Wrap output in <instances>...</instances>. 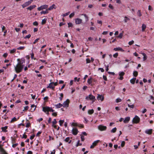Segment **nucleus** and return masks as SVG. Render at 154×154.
I'll use <instances>...</instances> for the list:
<instances>
[{"mask_svg":"<svg viewBox=\"0 0 154 154\" xmlns=\"http://www.w3.org/2000/svg\"><path fill=\"white\" fill-rule=\"evenodd\" d=\"M42 111L45 112H46V111H49L53 112L54 111V110L51 107H50L47 106L43 107Z\"/></svg>","mask_w":154,"mask_h":154,"instance_id":"nucleus-3","label":"nucleus"},{"mask_svg":"<svg viewBox=\"0 0 154 154\" xmlns=\"http://www.w3.org/2000/svg\"><path fill=\"white\" fill-rule=\"evenodd\" d=\"M114 50L115 51H120L122 52H124V50H123L122 48L120 47L115 48L114 49Z\"/></svg>","mask_w":154,"mask_h":154,"instance_id":"nucleus-17","label":"nucleus"},{"mask_svg":"<svg viewBox=\"0 0 154 154\" xmlns=\"http://www.w3.org/2000/svg\"><path fill=\"white\" fill-rule=\"evenodd\" d=\"M33 0H30L29 1L25 2L22 5L23 8H24L31 4Z\"/></svg>","mask_w":154,"mask_h":154,"instance_id":"nucleus-5","label":"nucleus"},{"mask_svg":"<svg viewBox=\"0 0 154 154\" xmlns=\"http://www.w3.org/2000/svg\"><path fill=\"white\" fill-rule=\"evenodd\" d=\"M98 70H100L102 72H103L104 71V70L103 68H98Z\"/></svg>","mask_w":154,"mask_h":154,"instance_id":"nucleus-56","label":"nucleus"},{"mask_svg":"<svg viewBox=\"0 0 154 154\" xmlns=\"http://www.w3.org/2000/svg\"><path fill=\"white\" fill-rule=\"evenodd\" d=\"M137 14H138V16L139 17H140L142 15L140 12V10H138L137 12Z\"/></svg>","mask_w":154,"mask_h":154,"instance_id":"nucleus-48","label":"nucleus"},{"mask_svg":"<svg viewBox=\"0 0 154 154\" xmlns=\"http://www.w3.org/2000/svg\"><path fill=\"white\" fill-rule=\"evenodd\" d=\"M0 151L1 152H5V151L4 149L2 147L0 149Z\"/></svg>","mask_w":154,"mask_h":154,"instance_id":"nucleus-59","label":"nucleus"},{"mask_svg":"<svg viewBox=\"0 0 154 154\" xmlns=\"http://www.w3.org/2000/svg\"><path fill=\"white\" fill-rule=\"evenodd\" d=\"M72 133L74 135H76L78 133V130L76 128H73L72 130Z\"/></svg>","mask_w":154,"mask_h":154,"instance_id":"nucleus-10","label":"nucleus"},{"mask_svg":"<svg viewBox=\"0 0 154 154\" xmlns=\"http://www.w3.org/2000/svg\"><path fill=\"white\" fill-rule=\"evenodd\" d=\"M35 136V135L34 134H33L30 136V139L31 140H32L34 138Z\"/></svg>","mask_w":154,"mask_h":154,"instance_id":"nucleus-62","label":"nucleus"},{"mask_svg":"<svg viewBox=\"0 0 154 154\" xmlns=\"http://www.w3.org/2000/svg\"><path fill=\"white\" fill-rule=\"evenodd\" d=\"M48 7V5H44L39 7L38 8V10L40 11L44 9L47 8Z\"/></svg>","mask_w":154,"mask_h":154,"instance_id":"nucleus-7","label":"nucleus"},{"mask_svg":"<svg viewBox=\"0 0 154 154\" xmlns=\"http://www.w3.org/2000/svg\"><path fill=\"white\" fill-rule=\"evenodd\" d=\"M148 9L149 10L152 11V7L150 5H149L148 7Z\"/></svg>","mask_w":154,"mask_h":154,"instance_id":"nucleus-64","label":"nucleus"},{"mask_svg":"<svg viewBox=\"0 0 154 154\" xmlns=\"http://www.w3.org/2000/svg\"><path fill=\"white\" fill-rule=\"evenodd\" d=\"M88 83L89 84H91L92 82V81H91V78H90V79H89L87 81Z\"/></svg>","mask_w":154,"mask_h":154,"instance_id":"nucleus-35","label":"nucleus"},{"mask_svg":"<svg viewBox=\"0 0 154 154\" xmlns=\"http://www.w3.org/2000/svg\"><path fill=\"white\" fill-rule=\"evenodd\" d=\"M8 127L7 126H5L4 127H2L1 128V129L2 130V131L4 132H7V130H6V129L8 128Z\"/></svg>","mask_w":154,"mask_h":154,"instance_id":"nucleus-20","label":"nucleus"},{"mask_svg":"<svg viewBox=\"0 0 154 154\" xmlns=\"http://www.w3.org/2000/svg\"><path fill=\"white\" fill-rule=\"evenodd\" d=\"M17 120V119L16 118H15V117H14L13 119H12L11 120V123L14 121H16Z\"/></svg>","mask_w":154,"mask_h":154,"instance_id":"nucleus-36","label":"nucleus"},{"mask_svg":"<svg viewBox=\"0 0 154 154\" xmlns=\"http://www.w3.org/2000/svg\"><path fill=\"white\" fill-rule=\"evenodd\" d=\"M117 129L116 128H114L111 130V132L115 133L116 132Z\"/></svg>","mask_w":154,"mask_h":154,"instance_id":"nucleus-34","label":"nucleus"},{"mask_svg":"<svg viewBox=\"0 0 154 154\" xmlns=\"http://www.w3.org/2000/svg\"><path fill=\"white\" fill-rule=\"evenodd\" d=\"M33 24L34 26H38V23L37 22L35 21L33 23Z\"/></svg>","mask_w":154,"mask_h":154,"instance_id":"nucleus-54","label":"nucleus"},{"mask_svg":"<svg viewBox=\"0 0 154 154\" xmlns=\"http://www.w3.org/2000/svg\"><path fill=\"white\" fill-rule=\"evenodd\" d=\"M59 123L60 124V126H62L63 125V124L64 122V120H60L59 121Z\"/></svg>","mask_w":154,"mask_h":154,"instance_id":"nucleus-30","label":"nucleus"},{"mask_svg":"<svg viewBox=\"0 0 154 154\" xmlns=\"http://www.w3.org/2000/svg\"><path fill=\"white\" fill-rule=\"evenodd\" d=\"M118 55V53H116L113 55V57L115 58H116Z\"/></svg>","mask_w":154,"mask_h":154,"instance_id":"nucleus-43","label":"nucleus"},{"mask_svg":"<svg viewBox=\"0 0 154 154\" xmlns=\"http://www.w3.org/2000/svg\"><path fill=\"white\" fill-rule=\"evenodd\" d=\"M136 80V78H135L132 79H131V80L130 81V82L131 84H134L135 83Z\"/></svg>","mask_w":154,"mask_h":154,"instance_id":"nucleus-23","label":"nucleus"},{"mask_svg":"<svg viewBox=\"0 0 154 154\" xmlns=\"http://www.w3.org/2000/svg\"><path fill=\"white\" fill-rule=\"evenodd\" d=\"M30 37H31V35L30 34H29L28 35H26L24 37V38H29Z\"/></svg>","mask_w":154,"mask_h":154,"instance_id":"nucleus-52","label":"nucleus"},{"mask_svg":"<svg viewBox=\"0 0 154 154\" xmlns=\"http://www.w3.org/2000/svg\"><path fill=\"white\" fill-rule=\"evenodd\" d=\"M82 20L79 18H76L75 19V22L76 24H79L82 23Z\"/></svg>","mask_w":154,"mask_h":154,"instance_id":"nucleus-9","label":"nucleus"},{"mask_svg":"<svg viewBox=\"0 0 154 154\" xmlns=\"http://www.w3.org/2000/svg\"><path fill=\"white\" fill-rule=\"evenodd\" d=\"M82 15H84L85 19V22H87L89 20V17L86 14H82Z\"/></svg>","mask_w":154,"mask_h":154,"instance_id":"nucleus-22","label":"nucleus"},{"mask_svg":"<svg viewBox=\"0 0 154 154\" xmlns=\"http://www.w3.org/2000/svg\"><path fill=\"white\" fill-rule=\"evenodd\" d=\"M36 7V5H31L29 7L27 8V9L28 10H29L30 11L32 10V9L35 8Z\"/></svg>","mask_w":154,"mask_h":154,"instance_id":"nucleus-13","label":"nucleus"},{"mask_svg":"<svg viewBox=\"0 0 154 154\" xmlns=\"http://www.w3.org/2000/svg\"><path fill=\"white\" fill-rule=\"evenodd\" d=\"M152 129H147L145 131V132L146 134H151L152 133Z\"/></svg>","mask_w":154,"mask_h":154,"instance_id":"nucleus-14","label":"nucleus"},{"mask_svg":"<svg viewBox=\"0 0 154 154\" xmlns=\"http://www.w3.org/2000/svg\"><path fill=\"white\" fill-rule=\"evenodd\" d=\"M97 95V98L98 100H100L101 101H103L104 100V98L103 96L99 94H98Z\"/></svg>","mask_w":154,"mask_h":154,"instance_id":"nucleus-12","label":"nucleus"},{"mask_svg":"<svg viewBox=\"0 0 154 154\" xmlns=\"http://www.w3.org/2000/svg\"><path fill=\"white\" fill-rule=\"evenodd\" d=\"M123 35V34L122 33H121L119 34L118 36V38H122V37Z\"/></svg>","mask_w":154,"mask_h":154,"instance_id":"nucleus-38","label":"nucleus"},{"mask_svg":"<svg viewBox=\"0 0 154 154\" xmlns=\"http://www.w3.org/2000/svg\"><path fill=\"white\" fill-rule=\"evenodd\" d=\"M54 105L57 109L60 108L63 106V105L60 103H59L57 104H55Z\"/></svg>","mask_w":154,"mask_h":154,"instance_id":"nucleus-18","label":"nucleus"},{"mask_svg":"<svg viewBox=\"0 0 154 154\" xmlns=\"http://www.w3.org/2000/svg\"><path fill=\"white\" fill-rule=\"evenodd\" d=\"M125 19L124 20V22L125 23L127 22V21L130 20V19L126 16H125L124 17Z\"/></svg>","mask_w":154,"mask_h":154,"instance_id":"nucleus-28","label":"nucleus"},{"mask_svg":"<svg viewBox=\"0 0 154 154\" xmlns=\"http://www.w3.org/2000/svg\"><path fill=\"white\" fill-rule=\"evenodd\" d=\"M141 54L143 56V61H144L147 59V56H146V54L144 53H142Z\"/></svg>","mask_w":154,"mask_h":154,"instance_id":"nucleus-21","label":"nucleus"},{"mask_svg":"<svg viewBox=\"0 0 154 154\" xmlns=\"http://www.w3.org/2000/svg\"><path fill=\"white\" fill-rule=\"evenodd\" d=\"M94 112V111L93 109H91V110H89L88 111V113L89 114H93Z\"/></svg>","mask_w":154,"mask_h":154,"instance_id":"nucleus-29","label":"nucleus"},{"mask_svg":"<svg viewBox=\"0 0 154 154\" xmlns=\"http://www.w3.org/2000/svg\"><path fill=\"white\" fill-rule=\"evenodd\" d=\"M57 122L56 121V119H54L52 122L53 125H54L56 124L57 123Z\"/></svg>","mask_w":154,"mask_h":154,"instance_id":"nucleus-41","label":"nucleus"},{"mask_svg":"<svg viewBox=\"0 0 154 154\" xmlns=\"http://www.w3.org/2000/svg\"><path fill=\"white\" fill-rule=\"evenodd\" d=\"M68 27H72L73 26L72 24L71 23H68Z\"/></svg>","mask_w":154,"mask_h":154,"instance_id":"nucleus-42","label":"nucleus"},{"mask_svg":"<svg viewBox=\"0 0 154 154\" xmlns=\"http://www.w3.org/2000/svg\"><path fill=\"white\" fill-rule=\"evenodd\" d=\"M133 75L135 77H137L138 75V72L136 71H134V72Z\"/></svg>","mask_w":154,"mask_h":154,"instance_id":"nucleus-31","label":"nucleus"},{"mask_svg":"<svg viewBox=\"0 0 154 154\" xmlns=\"http://www.w3.org/2000/svg\"><path fill=\"white\" fill-rule=\"evenodd\" d=\"M60 95V97H59V99L60 100H61L63 97V93H61Z\"/></svg>","mask_w":154,"mask_h":154,"instance_id":"nucleus-37","label":"nucleus"},{"mask_svg":"<svg viewBox=\"0 0 154 154\" xmlns=\"http://www.w3.org/2000/svg\"><path fill=\"white\" fill-rule=\"evenodd\" d=\"M29 108V107L28 106H26L25 107H24V109L23 110V111H24V110H26L28 109Z\"/></svg>","mask_w":154,"mask_h":154,"instance_id":"nucleus-57","label":"nucleus"},{"mask_svg":"<svg viewBox=\"0 0 154 154\" xmlns=\"http://www.w3.org/2000/svg\"><path fill=\"white\" fill-rule=\"evenodd\" d=\"M128 107H130V108H132V109L134 108V105H130L129 104H128Z\"/></svg>","mask_w":154,"mask_h":154,"instance_id":"nucleus-40","label":"nucleus"},{"mask_svg":"<svg viewBox=\"0 0 154 154\" xmlns=\"http://www.w3.org/2000/svg\"><path fill=\"white\" fill-rule=\"evenodd\" d=\"M81 140L82 141H83L85 140L84 137L83 135H81Z\"/></svg>","mask_w":154,"mask_h":154,"instance_id":"nucleus-51","label":"nucleus"},{"mask_svg":"<svg viewBox=\"0 0 154 154\" xmlns=\"http://www.w3.org/2000/svg\"><path fill=\"white\" fill-rule=\"evenodd\" d=\"M25 48L24 46H21L18 48L17 49L18 50H23Z\"/></svg>","mask_w":154,"mask_h":154,"instance_id":"nucleus-33","label":"nucleus"},{"mask_svg":"<svg viewBox=\"0 0 154 154\" xmlns=\"http://www.w3.org/2000/svg\"><path fill=\"white\" fill-rule=\"evenodd\" d=\"M109 7L112 9H114L113 7L110 4L109 5Z\"/></svg>","mask_w":154,"mask_h":154,"instance_id":"nucleus-58","label":"nucleus"},{"mask_svg":"<svg viewBox=\"0 0 154 154\" xmlns=\"http://www.w3.org/2000/svg\"><path fill=\"white\" fill-rule=\"evenodd\" d=\"M134 41L132 40L129 42L128 44L129 45H131L134 43Z\"/></svg>","mask_w":154,"mask_h":154,"instance_id":"nucleus-50","label":"nucleus"},{"mask_svg":"<svg viewBox=\"0 0 154 154\" xmlns=\"http://www.w3.org/2000/svg\"><path fill=\"white\" fill-rule=\"evenodd\" d=\"M69 137H67L64 140L65 142H69Z\"/></svg>","mask_w":154,"mask_h":154,"instance_id":"nucleus-47","label":"nucleus"},{"mask_svg":"<svg viewBox=\"0 0 154 154\" xmlns=\"http://www.w3.org/2000/svg\"><path fill=\"white\" fill-rule=\"evenodd\" d=\"M47 20V19L46 18H45V19H43L42 20V25L45 24L46 23Z\"/></svg>","mask_w":154,"mask_h":154,"instance_id":"nucleus-27","label":"nucleus"},{"mask_svg":"<svg viewBox=\"0 0 154 154\" xmlns=\"http://www.w3.org/2000/svg\"><path fill=\"white\" fill-rule=\"evenodd\" d=\"M100 141V140H97L94 141L92 143V144L94 146H96L97 144L98 143V142Z\"/></svg>","mask_w":154,"mask_h":154,"instance_id":"nucleus-26","label":"nucleus"},{"mask_svg":"<svg viewBox=\"0 0 154 154\" xmlns=\"http://www.w3.org/2000/svg\"><path fill=\"white\" fill-rule=\"evenodd\" d=\"M56 8V6L54 4H53L52 6L50 7L48 9V10H51L53 9V8L55 9Z\"/></svg>","mask_w":154,"mask_h":154,"instance_id":"nucleus-19","label":"nucleus"},{"mask_svg":"<svg viewBox=\"0 0 154 154\" xmlns=\"http://www.w3.org/2000/svg\"><path fill=\"white\" fill-rule=\"evenodd\" d=\"M30 125V123H28L26 124V127L27 128L29 127Z\"/></svg>","mask_w":154,"mask_h":154,"instance_id":"nucleus-63","label":"nucleus"},{"mask_svg":"<svg viewBox=\"0 0 154 154\" xmlns=\"http://www.w3.org/2000/svg\"><path fill=\"white\" fill-rule=\"evenodd\" d=\"M75 15V13L74 12H73L72 13H71L70 15H69V17L70 18H71L72 17H73Z\"/></svg>","mask_w":154,"mask_h":154,"instance_id":"nucleus-39","label":"nucleus"},{"mask_svg":"<svg viewBox=\"0 0 154 154\" xmlns=\"http://www.w3.org/2000/svg\"><path fill=\"white\" fill-rule=\"evenodd\" d=\"M69 12H67V13H65L64 14H63V17H65L66 16H67L68 15H69Z\"/></svg>","mask_w":154,"mask_h":154,"instance_id":"nucleus-53","label":"nucleus"},{"mask_svg":"<svg viewBox=\"0 0 154 154\" xmlns=\"http://www.w3.org/2000/svg\"><path fill=\"white\" fill-rule=\"evenodd\" d=\"M24 65H21L18 63L15 66V70L17 73H19L22 71L24 67Z\"/></svg>","mask_w":154,"mask_h":154,"instance_id":"nucleus-1","label":"nucleus"},{"mask_svg":"<svg viewBox=\"0 0 154 154\" xmlns=\"http://www.w3.org/2000/svg\"><path fill=\"white\" fill-rule=\"evenodd\" d=\"M142 32H143L145 30V29L146 28V26L144 24H143L142 25Z\"/></svg>","mask_w":154,"mask_h":154,"instance_id":"nucleus-24","label":"nucleus"},{"mask_svg":"<svg viewBox=\"0 0 154 154\" xmlns=\"http://www.w3.org/2000/svg\"><path fill=\"white\" fill-rule=\"evenodd\" d=\"M54 83V82H51L50 83L49 85L47 87V88H51L52 89H53L54 88V86H53V84Z\"/></svg>","mask_w":154,"mask_h":154,"instance_id":"nucleus-15","label":"nucleus"},{"mask_svg":"<svg viewBox=\"0 0 154 154\" xmlns=\"http://www.w3.org/2000/svg\"><path fill=\"white\" fill-rule=\"evenodd\" d=\"M125 74V73L123 72H120L119 74V75L120 76H123V75H124Z\"/></svg>","mask_w":154,"mask_h":154,"instance_id":"nucleus-44","label":"nucleus"},{"mask_svg":"<svg viewBox=\"0 0 154 154\" xmlns=\"http://www.w3.org/2000/svg\"><path fill=\"white\" fill-rule=\"evenodd\" d=\"M18 144L17 143L13 144L12 146V147L15 148L18 145Z\"/></svg>","mask_w":154,"mask_h":154,"instance_id":"nucleus-60","label":"nucleus"},{"mask_svg":"<svg viewBox=\"0 0 154 154\" xmlns=\"http://www.w3.org/2000/svg\"><path fill=\"white\" fill-rule=\"evenodd\" d=\"M86 63H90V60L89 58H87L86 59Z\"/></svg>","mask_w":154,"mask_h":154,"instance_id":"nucleus-55","label":"nucleus"},{"mask_svg":"<svg viewBox=\"0 0 154 154\" xmlns=\"http://www.w3.org/2000/svg\"><path fill=\"white\" fill-rule=\"evenodd\" d=\"M69 99H67L66 101H64L63 103V106L64 107H68L69 106Z\"/></svg>","mask_w":154,"mask_h":154,"instance_id":"nucleus-8","label":"nucleus"},{"mask_svg":"<svg viewBox=\"0 0 154 154\" xmlns=\"http://www.w3.org/2000/svg\"><path fill=\"white\" fill-rule=\"evenodd\" d=\"M79 141H80L79 140H78L77 144H76V146H78L79 145H82V143H80L79 144Z\"/></svg>","mask_w":154,"mask_h":154,"instance_id":"nucleus-61","label":"nucleus"},{"mask_svg":"<svg viewBox=\"0 0 154 154\" xmlns=\"http://www.w3.org/2000/svg\"><path fill=\"white\" fill-rule=\"evenodd\" d=\"M85 99L87 100H89L92 101V103L96 100L95 97L91 94H89L88 96H86L85 97Z\"/></svg>","mask_w":154,"mask_h":154,"instance_id":"nucleus-2","label":"nucleus"},{"mask_svg":"<svg viewBox=\"0 0 154 154\" xmlns=\"http://www.w3.org/2000/svg\"><path fill=\"white\" fill-rule=\"evenodd\" d=\"M80 79V78L78 79L77 77H75L74 78V81L75 82L76 81H77L78 82L79 81Z\"/></svg>","mask_w":154,"mask_h":154,"instance_id":"nucleus-46","label":"nucleus"},{"mask_svg":"<svg viewBox=\"0 0 154 154\" xmlns=\"http://www.w3.org/2000/svg\"><path fill=\"white\" fill-rule=\"evenodd\" d=\"M17 60L19 62L18 63L21 65H23V64L25 63V59L23 58H21L20 61L19 59H17Z\"/></svg>","mask_w":154,"mask_h":154,"instance_id":"nucleus-11","label":"nucleus"},{"mask_svg":"<svg viewBox=\"0 0 154 154\" xmlns=\"http://www.w3.org/2000/svg\"><path fill=\"white\" fill-rule=\"evenodd\" d=\"M99 130L101 131H105L106 129V126H103L102 125H100L98 127Z\"/></svg>","mask_w":154,"mask_h":154,"instance_id":"nucleus-6","label":"nucleus"},{"mask_svg":"<svg viewBox=\"0 0 154 154\" xmlns=\"http://www.w3.org/2000/svg\"><path fill=\"white\" fill-rule=\"evenodd\" d=\"M140 121V118L137 116H136L133 118L132 122L135 123H138Z\"/></svg>","mask_w":154,"mask_h":154,"instance_id":"nucleus-4","label":"nucleus"},{"mask_svg":"<svg viewBox=\"0 0 154 154\" xmlns=\"http://www.w3.org/2000/svg\"><path fill=\"white\" fill-rule=\"evenodd\" d=\"M48 9H46V10L45 11H42L41 12H40V14H47L48 13Z\"/></svg>","mask_w":154,"mask_h":154,"instance_id":"nucleus-25","label":"nucleus"},{"mask_svg":"<svg viewBox=\"0 0 154 154\" xmlns=\"http://www.w3.org/2000/svg\"><path fill=\"white\" fill-rule=\"evenodd\" d=\"M122 101V100L120 98H117L116 99V102L119 103L120 102Z\"/></svg>","mask_w":154,"mask_h":154,"instance_id":"nucleus-49","label":"nucleus"},{"mask_svg":"<svg viewBox=\"0 0 154 154\" xmlns=\"http://www.w3.org/2000/svg\"><path fill=\"white\" fill-rule=\"evenodd\" d=\"M16 49L15 48H14L12 50H11L10 51V53L11 54H13V53H14V52H15L16 51Z\"/></svg>","mask_w":154,"mask_h":154,"instance_id":"nucleus-32","label":"nucleus"},{"mask_svg":"<svg viewBox=\"0 0 154 154\" xmlns=\"http://www.w3.org/2000/svg\"><path fill=\"white\" fill-rule=\"evenodd\" d=\"M125 142L124 141H123L122 142L121 144V146L122 147H123L125 145Z\"/></svg>","mask_w":154,"mask_h":154,"instance_id":"nucleus-45","label":"nucleus"},{"mask_svg":"<svg viewBox=\"0 0 154 154\" xmlns=\"http://www.w3.org/2000/svg\"><path fill=\"white\" fill-rule=\"evenodd\" d=\"M130 117H127L125 118V119L124 120L123 122L125 123H127L130 121Z\"/></svg>","mask_w":154,"mask_h":154,"instance_id":"nucleus-16","label":"nucleus"}]
</instances>
